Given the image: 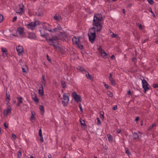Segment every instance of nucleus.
I'll return each mask as SVG.
<instances>
[{"mask_svg": "<svg viewBox=\"0 0 158 158\" xmlns=\"http://www.w3.org/2000/svg\"><path fill=\"white\" fill-rule=\"evenodd\" d=\"M86 77L87 79H89L91 80H92V78L90 75L88 73V74H86Z\"/></svg>", "mask_w": 158, "mask_h": 158, "instance_id": "nucleus-35", "label": "nucleus"}, {"mask_svg": "<svg viewBox=\"0 0 158 158\" xmlns=\"http://www.w3.org/2000/svg\"><path fill=\"white\" fill-rule=\"evenodd\" d=\"M40 140H41V141L42 142H43L44 141V139H43V137L42 135L41 136H40Z\"/></svg>", "mask_w": 158, "mask_h": 158, "instance_id": "nucleus-50", "label": "nucleus"}, {"mask_svg": "<svg viewBox=\"0 0 158 158\" xmlns=\"http://www.w3.org/2000/svg\"><path fill=\"white\" fill-rule=\"evenodd\" d=\"M3 19V16L1 14H0V23H1Z\"/></svg>", "mask_w": 158, "mask_h": 158, "instance_id": "nucleus-43", "label": "nucleus"}, {"mask_svg": "<svg viewBox=\"0 0 158 158\" xmlns=\"http://www.w3.org/2000/svg\"><path fill=\"white\" fill-rule=\"evenodd\" d=\"M80 122L81 123V125L82 128L85 129L86 127V125L85 123V121L82 119H80Z\"/></svg>", "mask_w": 158, "mask_h": 158, "instance_id": "nucleus-19", "label": "nucleus"}, {"mask_svg": "<svg viewBox=\"0 0 158 158\" xmlns=\"http://www.w3.org/2000/svg\"><path fill=\"white\" fill-rule=\"evenodd\" d=\"M48 61H51V60H50V59H48Z\"/></svg>", "mask_w": 158, "mask_h": 158, "instance_id": "nucleus-64", "label": "nucleus"}, {"mask_svg": "<svg viewBox=\"0 0 158 158\" xmlns=\"http://www.w3.org/2000/svg\"><path fill=\"white\" fill-rule=\"evenodd\" d=\"M17 34H18L21 36H23L25 34V32H24V28L22 27H19L18 28L16 31Z\"/></svg>", "mask_w": 158, "mask_h": 158, "instance_id": "nucleus-11", "label": "nucleus"}, {"mask_svg": "<svg viewBox=\"0 0 158 158\" xmlns=\"http://www.w3.org/2000/svg\"><path fill=\"white\" fill-rule=\"evenodd\" d=\"M6 100L8 103H9V101L10 100V96L8 94H6Z\"/></svg>", "mask_w": 158, "mask_h": 158, "instance_id": "nucleus-30", "label": "nucleus"}, {"mask_svg": "<svg viewBox=\"0 0 158 158\" xmlns=\"http://www.w3.org/2000/svg\"><path fill=\"white\" fill-rule=\"evenodd\" d=\"M96 119L97 120V124L98 125H101V121H100V119H99V118H97Z\"/></svg>", "mask_w": 158, "mask_h": 158, "instance_id": "nucleus-32", "label": "nucleus"}, {"mask_svg": "<svg viewBox=\"0 0 158 158\" xmlns=\"http://www.w3.org/2000/svg\"><path fill=\"white\" fill-rule=\"evenodd\" d=\"M1 128L0 127V133H1Z\"/></svg>", "mask_w": 158, "mask_h": 158, "instance_id": "nucleus-63", "label": "nucleus"}, {"mask_svg": "<svg viewBox=\"0 0 158 158\" xmlns=\"http://www.w3.org/2000/svg\"><path fill=\"white\" fill-rule=\"evenodd\" d=\"M137 25L140 29H142V26L141 24L139 23Z\"/></svg>", "mask_w": 158, "mask_h": 158, "instance_id": "nucleus-45", "label": "nucleus"}, {"mask_svg": "<svg viewBox=\"0 0 158 158\" xmlns=\"http://www.w3.org/2000/svg\"><path fill=\"white\" fill-rule=\"evenodd\" d=\"M156 126V123H153L152 125L150 127H149V130H151L152 129V128H153V127L155 126Z\"/></svg>", "mask_w": 158, "mask_h": 158, "instance_id": "nucleus-38", "label": "nucleus"}, {"mask_svg": "<svg viewBox=\"0 0 158 158\" xmlns=\"http://www.w3.org/2000/svg\"><path fill=\"white\" fill-rule=\"evenodd\" d=\"M77 70H79L81 72H83L85 71L84 69L83 68L79 66H78L77 67Z\"/></svg>", "mask_w": 158, "mask_h": 158, "instance_id": "nucleus-28", "label": "nucleus"}, {"mask_svg": "<svg viewBox=\"0 0 158 158\" xmlns=\"http://www.w3.org/2000/svg\"><path fill=\"white\" fill-rule=\"evenodd\" d=\"M39 24V22L38 21H36L31 22H26L24 25L28 29L32 30L34 29L36 26Z\"/></svg>", "mask_w": 158, "mask_h": 158, "instance_id": "nucleus-4", "label": "nucleus"}, {"mask_svg": "<svg viewBox=\"0 0 158 158\" xmlns=\"http://www.w3.org/2000/svg\"><path fill=\"white\" fill-rule=\"evenodd\" d=\"M79 108H80V109L81 111H82V106H81V105L79 104Z\"/></svg>", "mask_w": 158, "mask_h": 158, "instance_id": "nucleus-48", "label": "nucleus"}, {"mask_svg": "<svg viewBox=\"0 0 158 158\" xmlns=\"http://www.w3.org/2000/svg\"><path fill=\"white\" fill-rule=\"evenodd\" d=\"M139 119V118L137 117L135 118V120L136 121H138Z\"/></svg>", "mask_w": 158, "mask_h": 158, "instance_id": "nucleus-55", "label": "nucleus"}, {"mask_svg": "<svg viewBox=\"0 0 158 158\" xmlns=\"http://www.w3.org/2000/svg\"><path fill=\"white\" fill-rule=\"evenodd\" d=\"M103 84H104L105 87L107 89H109L110 88V86L107 84H106L105 82L103 83Z\"/></svg>", "mask_w": 158, "mask_h": 158, "instance_id": "nucleus-36", "label": "nucleus"}, {"mask_svg": "<svg viewBox=\"0 0 158 158\" xmlns=\"http://www.w3.org/2000/svg\"><path fill=\"white\" fill-rule=\"evenodd\" d=\"M23 72L24 73H27L28 71V68L27 66L25 65L22 67Z\"/></svg>", "mask_w": 158, "mask_h": 158, "instance_id": "nucleus-23", "label": "nucleus"}, {"mask_svg": "<svg viewBox=\"0 0 158 158\" xmlns=\"http://www.w3.org/2000/svg\"><path fill=\"white\" fill-rule=\"evenodd\" d=\"M107 137L109 142L112 143L113 142V139L112 136L110 134L107 135Z\"/></svg>", "mask_w": 158, "mask_h": 158, "instance_id": "nucleus-24", "label": "nucleus"}, {"mask_svg": "<svg viewBox=\"0 0 158 158\" xmlns=\"http://www.w3.org/2000/svg\"><path fill=\"white\" fill-rule=\"evenodd\" d=\"M4 126L6 127L7 128L8 127V125L7 123H4Z\"/></svg>", "mask_w": 158, "mask_h": 158, "instance_id": "nucleus-47", "label": "nucleus"}, {"mask_svg": "<svg viewBox=\"0 0 158 158\" xmlns=\"http://www.w3.org/2000/svg\"><path fill=\"white\" fill-rule=\"evenodd\" d=\"M73 43L77 45L81 49H82L83 46L80 43L79 38L78 37H74L72 39Z\"/></svg>", "mask_w": 158, "mask_h": 158, "instance_id": "nucleus-6", "label": "nucleus"}, {"mask_svg": "<svg viewBox=\"0 0 158 158\" xmlns=\"http://www.w3.org/2000/svg\"><path fill=\"white\" fill-rule=\"evenodd\" d=\"M22 63H23V62H22V59H20L19 61V64L20 65H22Z\"/></svg>", "mask_w": 158, "mask_h": 158, "instance_id": "nucleus-46", "label": "nucleus"}, {"mask_svg": "<svg viewBox=\"0 0 158 158\" xmlns=\"http://www.w3.org/2000/svg\"><path fill=\"white\" fill-rule=\"evenodd\" d=\"M41 36L44 38H45L48 44L50 45H52L54 47L57 48L58 47L59 48H60L58 47V40L56 37H53L51 38H49L48 37V34H42L40 31Z\"/></svg>", "mask_w": 158, "mask_h": 158, "instance_id": "nucleus-2", "label": "nucleus"}, {"mask_svg": "<svg viewBox=\"0 0 158 158\" xmlns=\"http://www.w3.org/2000/svg\"><path fill=\"white\" fill-rule=\"evenodd\" d=\"M123 12L124 13H125V10L124 9H123Z\"/></svg>", "mask_w": 158, "mask_h": 158, "instance_id": "nucleus-60", "label": "nucleus"}, {"mask_svg": "<svg viewBox=\"0 0 158 158\" xmlns=\"http://www.w3.org/2000/svg\"><path fill=\"white\" fill-rule=\"evenodd\" d=\"M109 34L110 35L112 38H117V39H118V36L117 34L114 33L110 31L109 32Z\"/></svg>", "mask_w": 158, "mask_h": 158, "instance_id": "nucleus-22", "label": "nucleus"}, {"mask_svg": "<svg viewBox=\"0 0 158 158\" xmlns=\"http://www.w3.org/2000/svg\"><path fill=\"white\" fill-rule=\"evenodd\" d=\"M21 103H20L19 102H18L17 104V106H20V104Z\"/></svg>", "mask_w": 158, "mask_h": 158, "instance_id": "nucleus-57", "label": "nucleus"}, {"mask_svg": "<svg viewBox=\"0 0 158 158\" xmlns=\"http://www.w3.org/2000/svg\"><path fill=\"white\" fill-rule=\"evenodd\" d=\"M24 6L23 4H19L15 9V12L19 15H22L24 12Z\"/></svg>", "mask_w": 158, "mask_h": 158, "instance_id": "nucleus-7", "label": "nucleus"}, {"mask_svg": "<svg viewBox=\"0 0 158 158\" xmlns=\"http://www.w3.org/2000/svg\"><path fill=\"white\" fill-rule=\"evenodd\" d=\"M111 59L112 60H114L115 59V57L114 55H112L111 57Z\"/></svg>", "mask_w": 158, "mask_h": 158, "instance_id": "nucleus-51", "label": "nucleus"}, {"mask_svg": "<svg viewBox=\"0 0 158 158\" xmlns=\"http://www.w3.org/2000/svg\"><path fill=\"white\" fill-rule=\"evenodd\" d=\"M127 93L128 94L130 95L131 94V92L130 90H129L128 91Z\"/></svg>", "mask_w": 158, "mask_h": 158, "instance_id": "nucleus-56", "label": "nucleus"}, {"mask_svg": "<svg viewBox=\"0 0 158 158\" xmlns=\"http://www.w3.org/2000/svg\"><path fill=\"white\" fill-rule=\"evenodd\" d=\"M43 28L44 29L46 30L51 32H55L60 31L61 28L60 26H58L57 28H55L52 29L51 28L52 26L48 23H44L42 25Z\"/></svg>", "mask_w": 158, "mask_h": 158, "instance_id": "nucleus-3", "label": "nucleus"}, {"mask_svg": "<svg viewBox=\"0 0 158 158\" xmlns=\"http://www.w3.org/2000/svg\"><path fill=\"white\" fill-rule=\"evenodd\" d=\"M104 114L103 112H101L100 118L101 119H102V120H103L104 118Z\"/></svg>", "mask_w": 158, "mask_h": 158, "instance_id": "nucleus-33", "label": "nucleus"}, {"mask_svg": "<svg viewBox=\"0 0 158 158\" xmlns=\"http://www.w3.org/2000/svg\"><path fill=\"white\" fill-rule=\"evenodd\" d=\"M141 133L139 132H134L133 135V138L134 139L139 138L141 136Z\"/></svg>", "mask_w": 158, "mask_h": 158, "instance_id": "nucleus-16", "label": "nucleus"}, {"mask_svg": "<svg viewBox=\"0 0 158 158\" xmlns=\"http://www.w3.org/2000/svg\"><path fill=\"white\" fill-rule=\"evenodd\" d=\"M16 19H17V17H14V18L13 19V22H14V21H16Z\"/></svg>", "mask_w": 158, "mask_h": 158, "instance_id": "nucleus-52", "label": "nucleus"}, {"mask_svg": "<svg viewBox=\"0 0 158 158\" xmlns=\"http://www.w3.org/2000/svg\"><path fill=\"white\" fill-rule=\"evenodd\" d=\"M117 106H115L114 107V108H113V109L114 110H116L117 109Z\"/></svg>", "mask_w": 158, "mask_h": 158, "instance_id": "nucleus-53", "label": "nucleus"}, {"mask_svg": "<svg viewBox=\"0 0 158 158\" xmlns=\"http://www.w3.org/2000/svg\"><path fill=\"white\" fill-rule=\"evenodd\" d=\"M152 86L154 88L158 87V84H154Z\"/></svg>", "mask_w": 158, "mask_h": 158, "instance_id": "nucleus-44", "label": "nucleus"}, {"mask_svg": "<svg viewBox=\"0 0 158 158\" xmlns=\"http://www.w3.org/2000/svg\"><path fill=\"white\" fill-rule=\"evenodd\" d=\"M98 50L99 51L100 55L104 59L107 58L108 56V54L106 53L105 51L103 50L101 46H99L98 48Z\"/></svg>", "mask_w": 158, "mask_h": 158, "instance_id": "nucleus-8", "label": "nucleus"}, {"mask_svg": "<svg viewBox=\"0 0 158 158\" xmlns=\"http://www.w3.org/2000/svg\"><path fill=\"white\" fill-rule=\"evenodd\" d=\"M31 97L32 99L35 103H38L39 101V99L35 93L32 94Z\"/></svg>", "mask_w": 158, "mask_h": 158, "instance_id": "nucleus-18", "label": "nucleus"}, {"mask_svg": "<svg viewBox=\"0 0 158 158\" xmlns=\"http://www.w3.org/2000/svg\"><path fill=\"white\" fill-rule=\"evenodd\" d=\"M48 158H51L52 156L51 155H49L48 156Z\"/></svg>", "mask_w": 158, "mask_h": 158, "instance_id": "nucleus-58", "label": "nucleus"}, {"mask_svg": "<svg viewBox=\"0 0 158 158\" xmlns=\"http://www.w3.org/2000/svg\"><path fill=\"white\" fill-rule=\"evenodd\" d=\"M29 38L31 39H35L36 38L35 35L34 33H30L28 36Z\"/></svg>", "mask_w": 158, "mask_h": 158, "instance_id": "nucleus-25", "label": "nucleus"}, {"mask_svg": "<svg viewBox=\"0 0 158 158\" xmlns=\"http://www.w3.org/2000/svg\"><path fill=\"white\" fill-rule=\"evenodd\" d=\"M21 156V153L20 151H19L17 153V157L18 158L20 157Z\"/></svg>", "mask_w": 158, "mask_h": 158, "instance_id": "nucleus-31", "label": "nucleus"}, {"mask_svg": "<svg viewBox=\"0 0 158 158\" xmlns=\"http://www.w3.org/2000/svg\"><path fill=\"white\" fill-rule=\"evenodd\" d=\"M63 96L62 104L64 106H66L67 105L69 102V94L68 93H64Z\"/></svg>", "mask_w": 158, "mask_h": 158, "instance_id": "nucleus-5", "label": "nucleus"}, {"mask_svg": "<svg viewBox=\"0 0 158 158\" xmlns=\"http://www.w3.org/2000/svg\"><path fill=\"white\" fill-rule=\"evenodd\" d=\"M107 94L108 96H109L110 97H112V94L111 93V92L110 91H108L107 92Z\"/></svg>", "mask_w": 158, "mask_h": 158, "instance_id": "nucleus-40", "label": "nucleus"}, {"mask_svg": "<svg viewBox=\"0 0 158 158\" xmlns=\"http://www.w3.org/2000/svg\"><path fill=\"white\" fill-rule=\"evenodd\" d=\"M117 132L118 133H120L121 132V130L119 129H117Z\"/></svg>", "mask_w": 158, "mask_h": 158, "instance_id": "nucleus-54", "label": "nucleus"}, {"mask_svg": "<svg viewBox=\"0 0 158 158\" xmlns=\"http://www.w3.org/2000/svg\"><path fill=\"white\" fill-rule=\"evenodd\" d=\"M39 135L40 136H41L42 135V131L41 129H40L39 131Z\"/></svg>", "mask_w": 158, "mask_h": 158, "instance_id": "nucleus-42", "label": "nucleus"}, {"mask_svg": "<svg viewBox=\"0 0 158 158\" xmlns=\"http://www.w3.org/2000/svg\"><path fill=\"white\" fill-rule=\"evenodd\" d=\"M142 87L144 90L145 92L146 93L147 90H148L150 88V85L148 83L146 80L143 79L142 81Z\"/></svg>", "mask_w": 158, "mask_h": 158, "instance_id": "nucleus-10", "label": "nucleus"}, {"mask_svg": "<svg viewBox=\"0 0 158 158\" xmlns=\"http://www.w3.org/2000/svg\"><path fill=\"white\" fill-rule=\"evenodd\" d=\"M39 109L41 114L42 115H43L45 112L44 106L42 105H40L39 106Z\"/></svg>", "mask_w": 158, "mask_h": 158, "instance_id": "nucleus-21", "label": "nucleus"}, {"mask_svg": "<svg viewBox=\"0 0 158 158\" xmlns=\"http://www.w3.org/2000/svg\"><path fill=\"white\" fill-rule=\"evenodd\" d=\"M156 44H158V41H157L156 42Z\"/></svg>", "mask_w": 158, "mask_h": 158, "instance_id": "nucleus-62", "label": "nucleus"}, {"mask_svg": "<svg viewBox=\"0 0 158 158\" xmlns=\"http://www.w3.org/2000/svg\"><path fill=\"white\" fill-rule=\"evenodd\" d=\"M61 95H60V94H59L58 95V97H61Z\"/></svg>", "mask_w": 158, "mask_h": 158, "instance_id": "nucleus-61", "label": "nucleus"}, {"mask_svg": "<svg viewBox=\"0 0 158 158\" xmlns=\"http://www.w3.org/2000/svg\"><path fill=\"white\" fill-rule=\"evenodd\" d=\"M54 19L56 21H59L61 20L60 17L59 15H56L54 17Z\"/></svg>", "mask_w": 158, "mask_h": 158, "instance_id": "nucleus-26", "label": "nucleus"}, {"mask_svg": "<svg viewBox=\"0 0 158 158\" xmlns=\"http://www.w3.org/2000/svg\"><path fill=\"white\" fill-rule=\"evenodd\" d=\"M150 12H151V13H152V15L153 17H155V15H154V13L152 11V10H150Z\"/></svg>", "mask_w": 158, "mask_h": 158, "instance_id": "nucleus-49", "label": "nucleus"}, {"mask_svg": "<svg viewBox=\"0 0 158 158\" xmlns=\"http://www.w3.org/2000/svg\"><path fill=\"white\" fill-rule=\"evenodd\" d=\"M29 158H33V157L32 156H30V157H29Z\"/></svg>", "mask_w": 158, "mask_h": 158, "instance_id": "nucleus-59", "label": "nucleus"}, {"mask_svg": "<svg viewBox=\"0 0 158 158\" xmlns=\"http://www.w3.org/2000/svg\"><path fill=\"white\" fill-rule=\"evenodd\" d=\"M61 85L63 88H64L66 86L65 83L63 81L61 82Z\"/></svg>", "mask_w": 158, "mask_h": 158, "instance_id": "nucleus-39", "label": "nucleus"}, {"mask_svg": "<svg viewBox=\"0 0 158 158\" xmlns=\"http://www.w3.org/2000/svg\"><path fill=\"white\" fill-rule=\"evenodd\" d=\"M17 98L18 99L19 102L21 103H22L23 98L22 97L19 96Z\"/></svg>", "mask_w": 158, "mask_h": 158, "instance_id": "nucleus-27", "label": "nucleus"}, {"mask_svg": "<svg viewBox=\"0 0 158 158\" xmlns=\"http://www.w3.org/2000/svg\"><path fill=\"white\" fill-rule=\"evenodd\" d=\"M72 96L75 101L79 103L81 102V98L80 95L77 94L76 92H73L72 93Z\"/></svg>", "mask_w": 158, "mask_h": 158, "instance_id": "nucleus-9", "label": "nucleus"}, {"mask_svg": "<svg viewBox=\"0 0 158 158\" xmlns=\"http://www.w3.org/2000/svg\"><path fill=\"white\" fill-rule=\"evenodd\" d=\"M11 112V108L10 106H8L7 108L5 109L4 111V114L5 116H7L8 114Z\"/></svg>", "mask_w": 158, "mask_h": 158, "instance_id": "nucleus-13", "label": "nucleus"}, {"mask_svg": "<svg viewBox=\"0 0 158 158\" xmlns=\"http://www.w3.org/2000/svg\"><path fill=\"white\" fill-rule=\"evenodd\" d=\"M1 51L2 52V55L4 57H6L7 56V52L5 48H1Z\"/></svg>", "mask_w": 158, "mask_h": 158, "instance_id": "nucleus-17", "label": "nucleus"}, {"mask_svg": "<svg viewBox=\"0 0 158 158\" xmlns=\"http://www.w3.org/2000/svg\"><path fill=\"white\" fill-rule=\"evenodd\" d=\"M112 75L111 73H110L109 77V79L111 84L113 86H114L116 84V83L112 77Z\"/></svg>", "mask_w": 158, "mask_h": 158, "instance_id": "nucleus-14", "label": "nucleus"}, {"mask_svg": "<svg viewBox=\"0 0 158 158\" xmlns=\"http://www.w3.org/2000/svg\"><path fill=\"white\" fill-rule=\"evenodd\" d=\"M41 83L43 85H44L45 84V80L44 79V76H43L42 80V81Z\"/></svg>", "mask_w": 158, "mask_h": 158, "instance_id": "nucleus-34", "label": "nucleus"}, {"mask_svg": "<svg viewBox=\"0 0 158 158\" xmlns=\"http://www.w3.org/2000/svg\"><path fill=\"white\" fill-rule=\"evenodd\" d=\"M102 19V16L101 14L95 15L94 18L93 25V27L89 29L88 35L90 41L93 43L96 37L95 30L97 31H101L102 24L100 21Z\"/></svg>", "mask_w": 158, "mask_h": 158, "instance_id": "nucleus-1", "label": "nucleus"}, {"mask_svg": "<svg viewBox=\"0 0 158 158\" xmlns=\"http://www.w3.org/2000/svg\"><path fill=\"white\" fill-rule=\"evenodd\" d=\"M125 153L128 155L130 156L131 155L130 152H129L128 149L127 148L125 149Z\"/></svg>", "mask_w": 158, "mask_h": 158, "instance_id": "nucleus-29", "label": "nucleus"}, {"mask_svg": "<svg viewBox=\"0 0 158 158\" xmlns=\"http://www.w3.org/2000/svg\"><path fill=\"white\" fill-rule=\"evenodd\" d=\"M147 1L150 4H153L154 2L153 0H147Z\"/></svg>", "mask_w": 158, "mask_h": 158, "instance_id": "nucleus-41", "label": "nucleus"}, {"mask_svg": "<svg viewBox=\"0 0 158 158\" xmlns=\"http://www.w3.org/2000/svg\"><path fill=\"white\" fill-rule=\"evenodd\" d=\"M12 139H13L15 140L16 138V136L14 133H12Z\"/></svg>", "mask_w": 158, "mask_h": 158, "instance_id": "nucleus-37", "label": "nucleus"}, {"mask_svg": "<svg viewBox=\"0 0 158 158\" xmlns=\"http://www.w3.org/2000/svg\"><path fill=\"white\" fill-rule=\"evenodd\" d=\"M38 93L40 96H43L44 95L43 87L42 86L40 87L38 90Z\"/></svg>", "mask_w": 158, "mask_h": 158, "instance_id": "nucleus-20", "label": "nucleus"}, {"mask_svg": "<svg viewBox=\"0 0 158 158\" xmlns=\"http://www.w3.org/2000/svg\"><path fill=\"white\" fill-rule=\"evenodd\" d=\"M16 48L19 55H21L23 53V49L22 46H18L16 47Z\"/></svg>", "mask_w": 158, "mask_h": 158, "instance_id": "nucleus-12", "label": "nucleus"}, {"mask_svg": "<svg viewBox=\"0 0 158 158\" xmlns=\"http://www.w3.org/2000/svg\"><path fill=\"white\" fill-rule=\"evenodd\" d=\"M35 113L34 111L31 112V115L30 118V120L32 123H34L35 119Z\"/></svg>", "mask_w": 158, "mask_h": 158, "instance_id": "nucleus-15", "label": "nucleus"}]
</instances>
